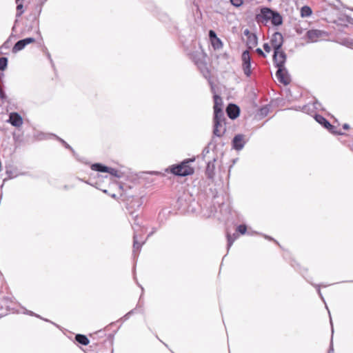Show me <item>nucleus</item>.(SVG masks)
Wrapping results in <instances>:
<instances>
[{"label": "nucleus", "instance_id": "33", "mask_svg": "<svg viewBox=\"0 0 353 353\" xmlns=\"http://www.w3.org/2000/svg\"><path fill=\"white\" fill-rule=\"evenodd\" d=\"M263 48H264L265 51L267 52H270L271 51V47L270 46V45L268 43H264Z\"/></svg>", "mask_w": 353, "mask_h": 353}, {"label": "nucleus", "instance_id": "35", "mask_svg": "<svg viewBox=\"0 0 353 353\" xmlns=\"http://www.w3.org/2000/svg\"><path fill=\"white\" fill-rule=\"evenodd\" d=\"M244 34L247 37V39L249 36L252 35L253 33H251L248 29H245L243 32Z\"/></svg>", "mask_w": 353, "mask_h": 353}, {"label": "nucleus", "instance_id": "19", "mask_svg": "<svg viewBox=\"0 0 353 353\" xmlns=\"http://www.w3.org/2000/svg\"><path fill=\"white\" fill-rule=\"evenodd\" d=\"M3 76H4V74H3V71L0 70V99L1 100H5L6 99V95L3 89Z\"/></svg>", "mask_w": 353, "mask_h": 353}, {"label": "nucleus", "instance_id": "37", "mask_svg": "<svg viewBox=\"0 0 353 353\" xmlns=\"http://www.w3.org/2000/svg\"><path fill=\"white\" fill-rule=\"evenodd\" d=\"M58 139H59V140L61 143H63L65 145V147H66V148H70V145H69L68 143H65L63 139H60V138H58Z\"/></svg>", "mask_w": 353, "mask_h": 353}, {"label": "nucleus", "instance_id": "20", "mask_svg": "<svg viewBox=\"0 0 353 353\" xmlns=\"http://www.w3.org/2000/svg\"><path fill=\"white\" fill-rule=\"evenodd\" d=\"M214 111L217 110H222L221 105H222V99L218 95H214Z\"/></svg>", "mask_w": 353, "mask_h": 353}, {"label": "nucleus", "instance_id": "32", "mask_svg": "<svg viewBox=\"0 0 353 353\" xmlns=\"http://www.w3.org/2000/svg\"><path fill=\"white\" fill-rule=\"evenodd\" d=\"M34 39L33 38H26L23 39V47H25L26 45L33 42Z\"/></svg>", "mask_w": 353, "mask_h": 353}, {"label": "nucleus", "instance_id": "31", "mask_svg": "<svg viewBox=\"0 0 353 353\" xmlns=\"http://www.w3.org/2000/svg\"><path fill=\"white\" fill-rule=\"evenodd\" d=\"M107 172L110 173V174H112L113 176H119L118 171L114 168L108 167V170L107 171Z\"/></svg>", "mask_w": 353, "mask_h": 353}, {"label": "nucleus", "instance_id": "6", "mask_svg": "<svg viewBox=\"0 0 353 353\" xmlns=\"http://www.w3.org/2000/svg\"><path fill=\"white\" fill-rule=\"evenodd\" d=\"M7 121L16 128H20L22 125V117L17 112H11Z\"/></svg>", "mask_w": 353, "mask_h": 353}, {"label": "nucleus", "instance_id": "15", "mask_svg": "<svg viewBox=\"0 0 353 353\" xmlns=\"http://www.w3.org/2000/svg\"><path fill=\"white\" fill-rule=\"evenodd\" d=\"M225 117L222 110H217L214 111V122H225Z\"/></svg>", "mask_w": 353, "mask_h": 353}, {"label": "nucleus", "instance_id": "7", "mask_svg": "<svg viewBox=\"0 0 353 353\" xmlns=\"http://www.w3.org/2000/svg\"><path fill=\"white\" fill-rule=\"evenodd\" d=\"M233 147L236 150H241L244 147L245 143V141L244 139V136L242 134H237L233 139Z\"/></svg>", "mask_w": 353, "mask_h": 353}, {"label": "nucleus", "instance_id": "8", "mask_svg": "<svg viewBox=\"0 0 353 353\" xmlns=\"http://www.w3.org/2000/svg\"><path fill=\"white\" fill-rule=\"evenodd\" d=\"M15 37L12 34L3 43L0 47V54H6L8 53V50L11 48L12 43L15 41Z\"/></svg>", "mask_w": 353, "mask_h": 353}, {"label": "nucleus", "instance_id": "14", "mask_svg": "<svg viewBox=\"0 0 353 353\" xmlns=\"http://www.w3.org/2000/svg\"><path fill=\"white\" fill-rule=\"evenodd\" d=\"M258 43V39L255 34H252L247 39V46L249 48L255 47Z\"/></svg>", "mask_w": 353, "mask_h": 353}, {"label": "nucleus", "instance_id": "21", "mask_svg": "<svg viewBox=\"0 0 353 353\" xmlns=\"http://www.w3.org/2000/svg\"><path fill=\"white\" fill-rule=\"evenodd\" d=\"M12 135H13V139L16 143L17 145H20L21 142H22V139H21V131L19 129H17L16 131H14L12 132Z\"/></svg>", "mask_w": 353, "mask_h": 353}, {"label": "nucleus", "instance_id": "29", "mask_svg": "<svg viewBox=\"0 0 353 353\" xmlns=\"http://www.w3.org/2000/svg\"><path fill=\"white\" fill-rule=\"evenodd\" d=\"M246 226L245 225H240L237 228V231L241 234H244L246 232Z\"/></svg>", "mask_w": 353, "mask_h": 353}, {"label": "nucleus", "instance_id": "25", "mask_svg": "<svg viewBox=\"0 0 353 353\" xmlns=\"http://www.w3.org/2000/svg\"><path fill=\"white\" fill-rule=\"evenodd\" d=\"M22 50V39L19 40L12 48V52L16 53Z\"/></svg>", "mask_w": 353, "mask_h": 353}, {"label": "nucleus", "instance_id": "39", "mask_svg": "<svg viewBox=\"0 0 353 353\" xmlns=\"http://www.w3.org/2000/svg\"><path fill=\"white\" fill-rule=\"evenodd\" d=\"M261 114H265L266 112H267V109L266 108H262L261 110Z\"/></svg>", "mask_w": 353, "mask_h": 353}, {"label": "nucleus", "instance_id": "40", "mask_svg": "<svg viewBox=\"0 0 353 353\" xmlns=\"http://www.w3.org/2000/svg\"><path fill=\"white\" fill-rule=\"evenodd\" d=\"M343 128H344V129H348V128H349V125H348V124H344V125H343Z\"/></svg>", "mask_w": 353, "mask_h": 353}, {"label": "nucleus", "instance_id": "34", "mask_svg": "<svg viewBox=\"0 0 353 353\" xmlns=\"http://www.w3.org/2000/svg\"><path fill=\"white\" fill-rule=\"evenodd\" d=\"M209 36L211 39L216 38V34L215 32H214L213 30H210Z\"/></svg>", "mask_w": 353, "mask_h": 353}, {"label": "nucleus", "instance_id": "3", "mask_svg": "<svg viewBox=\"0 0 353 353\" xmlns=\"http://www.w3.org/2000/svg\"><path fill=\"white\" fill-rule=\"evenodd\" d=\"M276 76L278 80L284 85H288L290 82V75L285 66L283 68H278V70L276 73Z\"/></svg>", "mask_w": 353, "mask_h": 353}, {"label": "nucleus", "instance_id": "44", "mask_svg": "<svg viewBox=\"0 0 353 353\" xmlns=\"http://www.w3.org/2000/svg\"><path fill=\"white\" fill-rule=\"evenodd\" d=\"M17 1H18L19 0H17Z\"/></svg>", "mask_w": 353, "mask_h": 353}, {"label": "nucleus", "instance_id": "13", "mask_svg": "<svg viewBox=\"0 0 353 353\" xmlns=\"http://www.w3.org/2000/svg\"><path fill=\"white\" fill-rule=\"evenodd\" d=\"M315 119L319 123L323 125L327 129L330 130L332 128V125L323 117L316 115Z\"/></svg>", "mask_w": 353, "mask_h": 353}, {"label": "nucleus", "instance_id": "11", "mask_svg": "<svg viewBox=\"0 0 353 353\" xmlns=\"http://www.w3.org/2000/svg\"><path fill=\"white\" fill-rule=\"evenodd\" d=\"M227 112L230 119H236L239 114V108L234 104H230L227 108Z\"/></svg>", "mask_w": 353, "mask_h": 353}, {"label": "nucleus", "instance_id": "17", "mask_svg": "<svg viewBox=\"0 0 353 353\" xmlns=\"http://www.w3.org/2000/svg\"><path fill=\"white\" fill-rule=\"evenodd\" d=\"M133 239H134V243H133L134 251H135L136 250H139L141 248V247L142 246V245L144 244L145 241H140L139 240L138 235L136 233H134Z\"/></svg>", "mask_w": 353, "mask_h": 353}, {"label": "nucleus", "instance_id": "2", "mask_svg": "<svg viewBox=\"0 0 353 353\" xmlns=\"http://www.w3.org/2000/svg\"><path fill=\"white\" fill-rule=\"evenodd\" d=\"M273 59L276 66L278 68H283L285 66L284 65L286 61V54L283 50H281V49L274 50Z\"/></svg>", "mask_w": 353, "mask_h": 353}, {"label": "nucleus", "instance_id": "26", "mask_svg": "<svg viewBox=\"0 0 353 353\" xmlns=\"http://www.w3.org/2000/svg\"><path fill=\"white\" fill-rule=\"evenodd\" d=\"M239 235L237 234H234L233 236H230L228 234V248L231 247L234 241L238 238Z\"/></svg>", "mask_w": 353, "mask_h": 353}, {"label": "nucleus", "instance_id": "16", "mask_svg": "<svg viewBox=\"0 0 353 353\" xmlns=\"http://www.w3.org/2000/svg\"><path fill=\"white\" fill-rule=\"evenodd\" d=\"M271 21L272 24H274V26H279L281 25L283 23V19L277 12H275L274 13Z\"/></svg>", "mask_w": 353, "mask_h": 353}, {"label": "nucleus", "instance_id": "24", "mask_svg": "<svg viewBox=\"0 0 353 353\" xmlns=\"http://www.w3.org/2000/svg\"><path fill=\"white\" fill-rule=\"evenodd\" d=\"M250 68H251L250 62L243 63V70L245 74L247 77H249L251 74Z\"/></svg>", "mask_w": 353, "mask_h": 353}, {"label": "nucleus", "instance_id": "30", "mask_svg": "<svg viewBox=\"0 0 353 353\" xmlns=\"http://www.w3.org/2000/svg\"><path fill=\"white\" fill-rule=\"evenodd\" d=\"M230 2L233 6L239 7L242 5L243 0H230Z\"/></svg>", "mask_w": 353, "mask_h": 353}, {"label": "nucleus", "instance_id": "12", "mask_svg": "<svg viewBox=\"0 0 353 353\" xmlns=\"http://www.w3.org/2000/svg\"><path fill=\"white\" fill-rule=\"evenodd\" d=\"M17 19L15 20L14 24L12 27V32H17L16 29L19 28L20 26V20L19 17L22 13V2L18 3L17 6Z\"/></svg>", "mask_w": 353, "mask_h": 353}, {"label": "nucleus", "instance_id": "4", "mask_svg": "<svg viewBox=\"0 0 353 353\" xmlns=\"http://www.w3.org/2000/svg\"><path fill=\"white\" fill-rule=\"evenodd\" d=\"M275 12L268 8H263L261 10V14L256 16L258 22H263V20L268 21L272 20V17Z\"/></svg>", "mask_w": 353, "mask_h": 353}, {"label": "nucleus", "instance_id": "36", "mask_svg": "<svg viewBox=\"0 0 353 353\" xmlns=\"http://www.w3.org/2000/svg\"><path fill=\"white\" fill-rule=\"evenodd\" d=\"M256 52H257L259 54H260V55H261V56H263V57H265V54L263 53V52L262 51V50H261V48H257V49H256Z\"/></svg>", "mask_w": 353, "mask_h": 353}, {"label": "nucleus", "instance_id": "23", "mask_svg": "<svg viewBox=\"0 0 353 353\" xmlns=\"http://www.w3.org/2000/svg\"><path fill=\"white\" fill-rule=\"evenodd\" d=\"M301 14L303 17H307L312 14V10L309 6H303L301 10Z\"/></svg>", "mask_w": 353, "mask_h": 353}, {"label": "nucleus", "instance_id": "1", "mask_svg": "<svg viewBox=\"0 0 353 353\" xmlns=\"http://www.w3.org/2000/svg\"><path fill=\"white\" fill-rule=\"evenodd\" d=\"M194 160H188L182 162L172 169V172L176 175L185 176L192 174L194 172V169L189 165V163L192 162Z\"/></svg>", "mask_w": 353, "mask_h": 353}, {"label": "nucleus", "instance_id": "38", "mask_svg": "<svg viewBox=\"0 0 353 353\" xmlns=\"http://www.w3.org/2000/svg\"><path fill=\"white\" fill-rule=\"evenodd\" d=\"M7 174L8 175L9 178L14 177L16 175H14L12 174V172H9L8 171L6 172Z\"/></svg>", "mask_w": 353, "mask_h": 353}, {"label": "nucleus", "instance_id": "22", "mask_svg": "<svg viewBox=\"0 0 353 353\" xmlns=\"http://www.w3.org/2000/svg\"><path fill=\"white\" fill-rule=\"evenodd\" d=\"M76 340L81 344L86 345L89 343L88 339L85 336L82 334H77L76 335Z\"/></svg>", "mask_w": 353, "mask_h": 353}, {"label": "nucleus", "instance_id": "42", "mask_svg": "<svg viewBox=\"0 0 353 353\" xmlns=\"http://www.w3.org/2000/svg\"><path fill=\"white\" fill-rule=\"evenodd\" d=\"M332 351H333V348H330L329 353H331V352H332Z\"/></svg>", "mask_w": 353, "mask_h": 353}, {"label": "nucleus", "instance_id": "18", "mask_svg": "<svg viewBox=\"0 0 353 353\" xmlns=\"http://www.w3.org/2000/svg\"><path fill=\"white\" fill-rule=\"evenodd\" d=\"M92 170L102 172H107L108 170V167L103 165L100 163H94L91 166Z\"/></svg>", "mask_w": 353, "mask_h": 353}, {"label": "nucleus", "instance_id": "10", "mask_svg": "<svg viewBox=\"0 0 353 353\" xmlns=\"http://www.w3.org/2000/svg\"><path fill=\"white\" fill-rule=\"evenodd\" d=\"M324 32L319 30H311L307 32V37L311 42L317 41L318 39L321 37Z\"/></svg>", "mask_w": 353, "mask_h": 353}, {"label": "nucleus", "instance_id": "5", "mask_svg": "<svg viewBox=\"0 0 353 353\" xmlns=\"http://www.w3.org/2000/svg\"><path fill=\"white\" fill-rule=\"evenodd\" d=\"M283 43V37L281 33L275 32L273 34L271 39V45L273 47L274 50H278L281 49V46Z\"/></svg>", "mask_w": 353, "mask_h": 353}, {"label": "nucleus", "instance_id": "28", "mask_svg": "<svg viewBox=\"0 0 353 353\" xmlns=\"http://www.w3.org/2000/svg\"><path fill=\"white\" fill-rule=\"evenodd\" d=\"M242 61L244 63L250 62V57L248 51H244L242 54Z\"/></svg>", "mask_w": 353, "mask_h": 353}, {"label": "nucleus", "instance_id": "27", "mask_svg": "<svg viewBox=\"0 0 353 353\" xmlns=\"http://www.w3.org/2000/svg\"><path fill=\"white\" fill-rule=\"evenodd\" d=\"M8 65V59L6 57L0 58V70L3 71L6 69Z\"/></svg>", "mask_w": 353, "mask_h": 353}, {"label": "nucleus", "instance_id": "9", "mask_svg": "<svg viewBox=\"0 0 353 353\" xmlns=\"http://www.w3.org/2000/svg\"><path fill=\"white\" fill-rule=\"evenodd\" d=\"M214 123V125L213 133L214 135L220 137L225 133V122H219V121H216Z\"/></svg>", "mask_w": 353, "mask_h": 353}, {"label": "nucleus", "instance_id": "41", "mask_svg": "<svg viewBox=\"0 0 353 353\" xmlns=\"http://www.w3.org/2000/svg\"><path fill=\"white\" fill-rule=\"evenodd\" d=\"M26 311H27V310H25V309L23 308V314H25V313H26Z\"/></svg>", "mask_w": 353, "mask_h": 353}, {"label": "nucleus", "instance_id": "43", "mask_svg": "<svg viewBox=\"0 0 353 353\" xmlns=\"http://www.w3.org/2000/svg\"><path fill=\"white\" fill-rule=\"evenodd\" d=\"M3 316H4V314H2V313H1V314H0V318H1V317H2Z\"/></svg>", "mask_w": 353, "mask_h": 353}]
</instances>
